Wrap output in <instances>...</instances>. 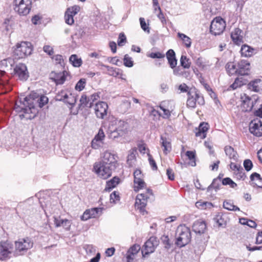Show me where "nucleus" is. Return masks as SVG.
I'll return each instance as SVG.
<instances>
[{
	"label": "nucleus",
	"instance_id": "obj_48",
	"mask_svg": "<svg viewBox=\"0 0 262 262\" xmlns=\"http://www.w3.org/2000/svg\"><path fill=\"white\" fill-rule=\"evenodd\" d=\"M123 61L124 66L130 68L132 67L134 65L132 58L130 57H129L127 54H126L124 56Z\"/></svg>",
	"mask_w": 262,
	"mask_h": 262
},
{
	"label": "nucleus",
	"instance_id": "obj_34",
	"mask_svg": "<svg viewBox=\"0 0 262 262\" xmlns=\"http://www.w3.org/2000/svg\"><path fill=\"white\" fill-rule=\"evenodd\" d=\"M137 154V148H133L129 151V154L128 155L127 159V163L129 166H132L134 164Z\"/></svg>",
	"mask_w": 262,
	"mask_h": 262
},
{
	"label": "nucleus",
	"instance_id": "obj_60",
	"mask_svg": "<svg viewBox=\"0 0 262 262\" xmlns=\"http://www.w3.org/2000/svg\"><path fill=\"white\" fill-rule=\"evenodd\" d=\"M235 173L236 178L238 179H243L244 180L246 178L245 173L244 172L243 169L241 168L239 170L236 171Z\"/></svg>",
	"mask_w": 262,
	"mask_h": 262
},
{
	"label": "nucleus",
	"instance_id": "obj_7",
	"mask_svg": "<svg viewBox=\"0 0 262 262\" xmlns=\"http://www.w3.org/2000/svg\"><path fill=\"white\" fill-rule=\"evenodd\" d=\"M13 244L8 241L0 242V260H7L14 256Z\"/></svg>",
	"mask_w": 262,
	"mask_h": 262
},
{
	"label": "nucleus",
	"instance_id": "obj_3",
	"mask_svg": "<svg viewBox=\"0 0 262 262\" xmlns=\"http://www.w3.org/2000/svg\"><path fill=\"white\" fill-rule=\"evenodd\" d=\"M14 64V60L8 58L0 62V89H6L8 83V78L6 75V70L11 69Z\"/></svg>",
	"mask_w": 262,
	"mask_h": 262
},
{
	"label": "nucleus",
	"instance_id": "obj_31",
	"mask_svg": "<svg viewBox=\"0 0 262 262\" xmlns=\"http://www.w3.org/2000/svg\"><path fill=\"white\" fill-rule=\"evenodd\" d=\"M185 156L189 160V164L191 166L194 167L196 166V152L195 150H188L185 152Z\"/></svg>",
	"mask_w": 262,
	"mask_h": 262
},
{
	"label": "nucleus",
	"instance_id": "obj_1",
	"mask_svg": "<svg viewBox=\"0 0 262 262\" xmlns=\"http://www.w3.org/2000/svg\"><path fill=\"white\" fill-rule=\"evenodd\" d=\"M48 98L45 96H41L37 101L33 99L31 96H27L22 100H17L14 106V110L19 114V117L27 119L34 118L38 113V110L35 106V103L38 102L39 107H42L47 103Z\"/></svg>",
	"mask_w": 262,
	"mask_h": 262
},
{
	"label": "nucleus",
	"instance_id": "obj_28",
	"mask_svg": "<svg viewBox=\"0 0 262 262\" xmlns=\"http://www.w3.org/2000/svg\"><path fill=\"white\" fill-rule=\"evenodd\" d=\"M140 249L138 245L135 244L132 246L127 251L126 253L127 262H132L134 259V256L137 254Z\"/></svg>",
	"mask_w": 262,
	"mask_h": 262
},
{
	"label": "nucleus",
	"instance_id": "obj_61",
	"mask_svg": "<svg viewBox=\"0 0 262 262\" xmlns=\"http://www.w3.org/2000/svg\"><path fill=\"white\" fill-rule=\"evenodd\" d=\"M134 179L138 180L140 178H143V174L142 173L141 170L137 169L134 171Z\"/></svg>",
	"mask_w": 262,
	"mask_h": 262
},
{
	"label": "nucleus",
	"instance_id": "obj_19",
	"mask_svg": "<svg viewBox=\"0 0 262 262\" xmlns=\"http://www.w3.org/2000/svg\"><path fill=\"white\" fill-rule=\"evenodd\" d=\"M160 109L163 112V117L168 118L173 111L174 106L172 101H164L160 106Z\"/></svg>",
	"mask_w": 262,
	"mask_h": 262
},
{
	"label": "nucleus",
	"instance_id": "obj_38",
	"mask_svg": "<svg viewBox=\"0 0 262 262\" xmlns=\"http://www.w3.org/2000/svg\"><path fill=\"white\" fill-rule=\"evenodd\" d=\"M225 151L227 156L230 159H232L234 161H236L238 159V154L234 148H225Z\"/></svg>",
	"mask_w": 262,
	"mask_h": 262
},
{
	"label": "nucleus",
	"instance_id": "obj_43",
	"mask_svg": "<svg viewBox=\"0 0 262 262\" xmlns=\"http://www.w3.org/2000/svg\"><path fill=\"white\" fill-rule=\"evenodd\" d=\"M105 67L107 68L108 74L111 76L117 77L121 75V73H120V70L119 69L110 67L108 66H105Z\"/></svg>",
	"mask_w": 262,
	"mask_h": 262
},
{
	"label": "nucleus",
	"instance_id": "obj_49",
	"mask_svg": "<svg viewBox=\"0 0 262 262\" xmlns=\"http://www.w3.org/2000/svg\"><path fill=\"white\" fill-rule=\"evenodd\" d=\"M147 156H148V158L149 163L150 164V166L151 167V169L153 170H157L158 167H157L156 162L155 161V160L154 159V158H152V156L149 152H148Z\"/></svg>",
	"mask_w": 262,
	"mask_h": 262
},
{
	"label": "nucleus",
	"instance_id": "obj_2",
	"mask_svg": "<svg viewBox=\"0 0 262 262\" xmlns=\"http://www.w3.org/2000/svg\"><path fill=\"white\" fill-rule=\"evenodd\" d=\"M176 244L183 247L189 243L191 238V234L190 228L185 225H180L178 227L176 233Z\"/></svg>",
	"mask_w": 262,
	"mask_h": 262
},
{
	"label": "nucleus",
	"instance_id": "obj_55",
	"mask_svg": "<svg viewBox=\"0 0 262 262\" xmlns=\"http://www.w3.org/2000/svg\"><path fill=\"white\" fill-rule=\"evenodd\" d=\"M126 41V38L124 33H121L119 34L118 40V45L119 46H122Z\"/></svg>",
	"mask_w": 262,
	"mask_h": 262
},
{
	"label": "nucleus",
	"instance_id": "obj_13",
	"mask_svg": "<svg viewBox=\"0 0 262 262\" xmlns=\"http://www.w3.org/2000/svg\"><path fill=\"white\" fill-rule=\"evenodd\" d=\"M118 159L116 154L106 151L102 154L101 161L98 162L116 168L118 165Z\"/></svg>",
	"mask_w": 262,
	"mask_h": 262
},
{
	"label": "nucleus",
	"instance_id": "obj_46",
	"mask_svg": "<svg viewBox=\"0 0 262 262\" xmlns=\"http://www.w3.org/2000/svg\"><path fill=\"white\" fill-rule=\"evenodd\" d=\"M86 85V79L84 78L80 79L76 83L75 89L78 91H81L84 89Z\"/></svg>",
	"mask_w": 262,
	"mask_h": 262
},
{
	"label": "nucleus",
	"instance_id": "obj_21",
	"mask_svg": "<svg viewBox=\"0 0 262 262\" xmlns=\"http://www.w3.org/2000/svg\"><path fill=\"white\" fill-rule=\"evenodd\" d=\"M209 125L207 123H201L199 127L195 130V136L201 139H204L206 137L207 132L209 129Z\"/></svg>",
	"mask_w": 262,
	"mask_h": 262
},
{
	"label": "nucleus",
	"instance_id": "obj_56",
	"mask_svg": "<svg viewBox=\"0 0 262 262\" xmlns=\"http://www.w3.org/2000/svg\"><path fill=\"white\" fill-rule=\"evenodd\" d=\"M148 57L151 58H163L165 57L164 53L158 52L156 53H151L147 55Z\"/></svg>",
	"mask_w": 262,
	"mask_h": 262
},
{
	"label": "nucleus",
	"instance_id": "obj_64",
	"mask_svg": "<svg viewBox=\"0 0 262 262\" xmlns=\"http://www.w3.org/2000/svg\"><path fill=\"white\" fill-rule=\"evenodd\" d=\"M255 243L256 244H262V230L257 233Z\"/></svg>",
	"mask_w": 262,
	"mask_h": 262
},
{
	"label": "nucleus",
	"instance_id": "obj_36",
	"mask_svg": "<svg viewBox=\"0 0 262 262\" xmlns=\"http://www.w3.org/2000/svg\"><path fill=\"white\" fill-rule=\"evenodd\" d=\"M226 71L229 75H232L235 74H238V69L234 62H230L227 63L226 66Z\"/></svg>",
	"mask_w": 262,
	"mask_h": 262
},
{
	"label": "nucleus",
	"instance_id": "obj_26",
	"mask_svg": "<svg viewBox=\"0 0 262 262\" xmlns=\"http://www.w3.org/2000/svg\"><path fill=\"white\" fill-rule=\"evenodd\" d=\"M250 184L254 187L262 188V178L257 172H253L250 176Z\"/></svg>",
	"mask_w": 262,
	"mask_h": 262
},
{
	"label": "nucleus",
	"instance_id": "obj_54",
	"mask_svg": "<svg viewBox=\"0 0 262 262\" xmlns=\"http://www.w3.org/2000/svg\"><path fill=\"white\" fill-rule=\"evenodd\" d=\"M80 7L78 6H74L68 9L67 12L72 15H75L79 11Z\"/></svg>",
	"mask_w": 262,
	"mask_h": 262
},
{
	"label": "nucleus",
	"instance_id": "obj_11",
	"mask_svg": "<svg viewBox=\"0 0 262 262\" xmlns=\"http://www.w3.org/2000/svg\"><path fill=\"white\" fill-rule=\"evenodd\" d=\"M56 100L63 101L72 106L76 102V96L68 90H61L59 92L56 96Z\"/></svg>",
	"mask_w": 262,
	"mask_h": 262
},
{
	"label": "nucleus",
	"instance_id": "obj_30",
	"mask_svg": "<svg viewBox=\"0 0 262 262\" xmlns=\"http://www.w3.org/2000/svg\"><path fill=\"white\" fill-rule=\"evenodd\" d=\"M120 179L119 177H114L112 179L106 183V186L104 190L107 191H111L112 189L117 186L119 184Z\"/></svg>",
	"mask_w": 262,
	"mask_h": 262
},
{
	"label": "nucleus",
	"instance_id": "obj_51",
	"mask_svg": "<svg viewBox=\"0 0 262 262\" xmlns=\"http://www.w3.org/2000/svg\"><path fill=\"white\" fill-rule=\"evenodd\" d=\"M61 226L67 231H69L71 226V221L68 219H64L63 221L61 222Z\"/></svg>",
	"mask_w": 262,
	"mask_h": 262
},
{
	"label": "nucleus",
	"instance_id": "obj_24",
	"mask_svg": "<svg viewBox=\"0 0 262 262\" xmlns=\"http://www.w3.org/2000/svg\"><path fill=\"white\" fill-rule=\"evenodd\" d=\"M207 226L205 222L202 220H198L195 221L192 226L193 231L199 234H203L206 230Z\"/></svg>",
	"mask_w": 262,
	"mask_h": 262
},
{
	"label": "nucleus",
	"instance_id": "obj_23",
	"mask_svg": "<svg viewBox=\"0 0 262 262\" xmlns=\"http://www.w3.org/2000/svg\"><path fill=\"white\" fill-rule=\"evenodd\" d=\"M67 75L68 73L66 71L58 73H54L51 74V78L56 84H62L65 82Z\"/></svg>",
	"mask_w": 262,
	"mask_h": 262
},
{
	"label": "nucleus",
	"instance_id": "obj_25",
	"mask_svg": "<svg viewBox=\"0 0 262 262\" xmlns=\"http://www.w3.org/2000/svg\"><path fill=\"white\" fill-rule=\"evenodd\" d=\"M242 31L238 28H235L231 33V37L233 41L236 45H239L243 42Z\"/></svg>",
	"mask_w": 262,
	"mask_h": 262
},
{
	"label": "nucleus",
	"instance_id": "obj_41",
	"mask_svg": "<svg viewBox=\"0 0 262 262\" xmlns=\"http://www.w3.org/2000/svg\"><path fill=\"white\" fill-rule=\"evenodd\" d=\"M178 35L183 40V43L187 48H189L191 46V39L188 36L181 33H178Z\"/></svg>",
	"mask_w": 262,
	"mask_h": 262
},
{
	"label": "nucleus",
	"instance_id": "obj_12",
	"mask_svg": "<svg viewBox=\"0 0 262 262\" xmlns=\"http://www.w3.org/2000/svg\"><path fill=\"white\" fill-rule=\"evenodd\" d=\"M187 105L188 107L194 108L198 103L200 105L204 103L203 97L196 93L195 90H191L188 92Z\"/></svg>",
	"mask_w": 262,
	"mask_h": 262
},
{
	"label": "nucleus",
	"instance_id": "obj_17",
	"mask_svg": "<svg viewBox=\"0 0 262 262\" xmlns=\"http://www.w3.org/2000/svg\"><path fill=\"white\" fill-rule=\"evenodd\" d=\"M249 131L257 137L262 136V122L258 119L252 120L249 124Z\"/></svg>",
	"mask_w": 262,
	"mask_h": 262
},
{
	"label": "nucleus",
	"instance_id": "obj_53",
	"mask_svg": "<svg viewBox=\"0 0 262 262\" xmlns=\"http://www.w3.org/2000/svg\"><path fill=\"white\" fill-rule=\"evenodd\" d=\"M119 200L120 196L118 192L115 191L110 194V201L111 203H116V201Z\"/></svg>",
	"mask_w": 262,
	"mask_h": 262
},
{
	"label": "nucleus",
	"instance_id": "obj_58",
	"mask_svg": "<svg viewBox=\"0 0 262 262\" xmlns=\"http://www.w3.org/2000/svg\"><path fill=\"white\" fill-rule=\"evenodd\" d=\"M43 51L49 56H52L54 54L53 48L49 45H45L43 48Z\"/></svg>",
	"mask_w": 262,
	"mask_h": 262
},
{
	"label": "nucleus",
	"instance_id": "obj_35",
	"mask_svg": "<svg viewBox=\"0 0 262 262\" xmlns=\"http://www.w3.org/2000/svg\"><path fill=\"white\" fill-rule=\"evenodd\" d=\"M134 189L136 192L139 191V190L145 188L146 186V183L143 180V178H140L138 180L134 179Z\"/></svg>",
	"mask_w": 262,
	"mask_h": 262
},
{
	"label": "nucleus",
	"instance_id": "obj_39",
	"mask_svg": "<svg viewBox=\"0 0 262 262\" xmlns=\"http://www.w3.org/2000/svg\"><path fill=\"white\" fill-rule=\"evenodd\" d=\"M220 182L218 179H214L211 184L207 187V191L209 192L212 189H214L215 191L219 190L221 186Z\"/></svg>",
	"mask_w": 262,
	"mask_h": 262
},
{
	"label": "nucleus",
	"instance_id": "obj_44",
	"mask_svg": "<svg viewBox=\"0 0 262 262\" xmlns=\"http://www.w3.org/2000/svg\"><path fill=\"white\" fill-rule=\"evenodd\" d=\"M124 133V132L122 129L116 128L113 131H111V132L110 133L109 136L110 138L115 139L118 136H122Z\"/></svg>",
	"mask_w": 262,
	"mask_h": 262
},
{
	"label": "nucleus",
	"instance_id": "obj_63",
	"mask_svg": "<svg viewBox=\"0 0 262 262\" xmlns=\"http://www.w3.org/2000/svg\"><path fill=\"white\" fill-rule=\"evenodd\" d=\"M57 63L61 64L63 62L62 56L60 55H56L53 58Z\"/></svg>",
	"mask_w": 262,
	"mask_h": 262
},
{
	"label": "nucleus",
	"instance_id": "obj_40",
	"mask_svg": "<svg viewBox=\"0 0 262 262\" xmlns=\"http://www.w3.org/2000/svg\"><path fill=\"white\" fill-rule=\"evenodd\" d=\"M70 62L75 67H79L82 64L81 58H78L75 54L72 55L69 58Z\"/></svg>",
	"mask_w": 262,
	"mask_h": 262
},
{
	"label": "nucleus",
	"instance_id": "obj_32",
	"mask_svg": "<svg viewBox=\"0 0 262 262\" xmlns=\"http://www.w3.org/2000/svg\"><path fill=\"white\" fill-rule=\"evenodd\" d=\"M241 54L243 56L251 57L254 54V49L248 45H243L241 49Z\"/></svg>",
	"mask_w": 262,
	"mask_h": 262
},
{
	"label": "nucleus",
	"instance_id": "obj_27",
	"mask_svg": "<svg viewBox=\"0 0 262 262\" xmlns=\"http://www.w3.org/2000/svg\"><path fill=\"white\" fill-rule=\"evenodd\" d=\"M168 63L171 69H174L177 65V60L175 52L172 49H169L166 54Z\"/></svg>",
	"mask_w": 262,
	"mask_h": 262
},
{
	"label": "nucleus",
	"instance_id": "obj_42",
	"mask_svg": "<svg viewBox=\"0 0 262 262\" xmlns=\"http://www.w3.org/2000/svg\"><path fill=\"white\" fill-rule=\"evenodd\" d=\"M180 64L184 69H189L191 66V62L186 56L182 55L180 59Z\"/></svg>",
	"mask_w": 262,
	"mask_h": 262
},
{
	"label": "nucleus",
	"instance_id": "obj_45",
	"mask_svg": "<svg viewBox=\"0 0 262 262\" xmlns=\"http://www.w3.org/2000/svg\"><path fill=\"white\" fill-rule=\"evenodd\" d=\"M92 103H89V100L87 99V97L85 95L83 94L80 99V104L79 105L83 107L88 106L89 107H92Z\"/></svg>",
	"mask_w": 262,
	"mask_h": 262
},
{
	"label": "nucleus",
	"instance_id": "obj_57",
	"mask_svg": "<svg viewBox=\"0 0 262 262\" xmlns=\"http://www.w3.org/2000/svg\"><path fill=\"white\" fill-rule=\"evenodd\" d=\"M244 166L246 171H250L253 167L252 161L249 159L245 160L244 161Z\"/></svg>",
	"mask_w": 262,
	"mask_h": 262
},
{
	"label": "nucleus",
	"instance_id": "obj_16",
	"mask_svg": "<svg viewBox=\"0 0 262 262\" xmlns=\"http://www.w3.org/2000/svg\"><path fill=\"white\" fill-rule=\"evenodd\" d=\"M241 99L242 102L241 109L244 112H250L254 106V103H256L257 101L256 99L251 98L245 94L241 97Z\"/></svg>",
	"mask_w": 262,
	"mask_h": 262
},
{
	"label": "nucleus",
	"instance_id": "obj_52",
	"mask_svg": "<svg viewBox=\"0 0 262 262\" xmlns=\"http://www.w3.org/2000/svg\"><path fill=\"white\" fill-rule=\"evenodd\" d=\"M73 16H74L72 15V14H70L69 13L66 11L64 16L66 23L70 25H72L74 22Z\"/></svg>",
	"mask_w": 262,
	"mask_h": 262
},
{
	"label": "nucleus",
	"instance_id": "obj_15",
	"mask_svg": "<svg viewBox=\"0 0 262 262\" xmlns=\"http://www.w3.org/2000/svg\"><path fill=\"white\" fill-rule=\"evenodd\" d=\"M14 75L20 80H26L29 77V72L25 64L19 63L14 68Z\"/></svg>",
	"mask_w": 262,
	"mask_h": 262
},
{
	"label": "nucleus",
	"instance_id": "obj_22",
	"mask_svg": "<svg viewBox=\"0 0 262 262\" xmlns=\"http://www.w3.org/2000/svg\"><path fill=\"white\" fill-rule=\"evenodd\" d=\"M104 137L105 135L102 129L100 128L98 134L95 136L94 139L92 141V147H96V146H102L103 145V140Z\"/></svg>",
	"mask_w": 262,
	"mask_h": 262
},
{
	"label": "nucleus",
	"instance_id": "obj_9",
	"mask_svg": "<svg viewBox=\"0 0 262 262\" xmlns=\"http://www.w3.org/2000/svg\"><path fill=\"white\" fill-rule=\"evenodd\" d=\"M33 51V47L30 42L22 41L17 43L14 53L19 58H24L30 55Z\"/></svg>",
	"mask_w": 262,
	"mask_h": 262
},
{
	"label": "nucleus",
	"instance_id": "obj_29",
	"mask_svg": "<svg viewBox=\"0 0 262 262\" xmlns=\"http://www.w3.org/2000/svg\"><path fill=\"white\" fill-rule=\"evenodd\" d=\"M248 88L256 92L262 91V80L260 79H256L251 81L248 84Z\"/></svg>",
	"mask_w": 262,
	"mask_h": 262
},
{
	"label": "nucleus",
	"instance_id": "obj_4",
	"mask_svg": "<svg viewBox=\"0 0 262 262\" xmlns=\"http://www.w3.org/2000/svg\"><path fill=\"white\" fill-rule=\"evenodd\" d=\"M32 0H13V9L20 16H26L30 12Z\"/></svg>",
	"mask_w": 262,
	"mask_h": 262
},
{
	"label": "nucleus",
	"instance_id": "obj_18",
	"mask_svg": "<svg viewBox=\"0 0 262 262\" xmlns=\"http://www.w3.org/2000/svg\"><path fill=\"white\" fill-rule=\"evenodd\" d=\"M108 105L106 102L100 101L96 103L94 110L96 116L100 119H103L107 115Z\"/></svg>",
	"mask_w": 262,
	"mask_h": 262
},
{
	"label": "nucleus",
	"instance_id": "obj_59",
	"mask_svg": "<svg viewBox=\"0 0 262 262\" xmlns=\"http://www.w3.org/2000/svg\"><path fill=\"white\" fill-rule=\"evenodd\" d=\"M84 249L88 254H92L95 251V248L92 245H85Z\"/></svg>",
	"mask_w": 262,
	"mask_h": 262
},
{
	"label": "nucleus",
	"instance_id": "obj_14",
	"mask_svg": "<svg viewBox=\"0 0 262 262\" xmlns=\"http://www.w3.org/2000/svg\"><path fill=\"white\" fill-rule=\"evenodd\" d=\"M158 245V241L157 238L154 236L150 237L144 244L142 253L143 256L148 255L154 252L155 248Z\"/></svg>",
	"mask_w": 262,
	"mask_h": 262
},
{
	"label": "nucleus",
	"instance_id": "obj_37",
	"mask_svg": "<svg viewBox=\"0 0 262 262\" xmlns=\"http://www.w3.org/2000/svg\"><path fill=\"white\" fill-rule=\"evenodd\" d=\"M246 80L243 77H238L235 79L233 83H232L230 87L233 89L235 90L238 88L242 86V85L246 84Z\"/></svg>",
	"mask_w": 262,
	"mask_h": 262
},
{
	"label": "nucleus",
	"instance_id": "obj_62",
	"mask_svg": "<svg viewBox=\"0 0 262 262\" xmlns=\"http://www.w3.org/2000/svg\"><path fill=\"white\" fill-rule=\"evenodd\" d=\"M166 174L169 180L173 181L174 180V174L171 168H168L166 170Z\"/></svg>",
	"mask_w": 262,
	"mask_h": 262
},
{
	"label": "nucleus",
	"instance_id": "obj_6",
	"mask_svg": "<svg viewBox=\"0 0 262 262\" xmlns=\"http://www.w3.org/2000/svg\"><path fill=\"white\" fill-rule=\"evenodd\" d=\"M33 243L29 237L19 239L15 242V250H14V256L22 255L28 249L33 247Z\"/></svg>",
	"mask_w": 262,
	"mask_h": 262
},
{
	"label": "nucleus",
	"instance_id": "obj_47",
	"mask_svg": "<svg viewBox=\"0 0 262 262\" xmlns=\"http://www.w3.org/2000/svg\"><path fill=\"white\" fill-rule=\"evenodd\" d=\"M102 209V208H93L88 209V211L91 218H95L98 216L100 212H101Z\"/></svg>",
	"mask_w": 262,
	"mask_h": 262
},
{
	"label": "nucleus",
	"instance_id": "obj_10",
	"mask_svg": "<svg viewBox=\"0 0 262 262\" xmlns=\"http://www.w3.org/2000/svg\"><path fill=\"white\" fill-rule=\"evenodd\" d=\"M226 22L221 17H215L211 21L210 31L214 35H219L222 34L226 28Z\"/></svg>",
	"mask_w": 262,
	"mask_h": 262
},
{
	"label": "nucleus",
	"instance_id": "obj_20",
	"mask_svg": "<svg viewBox=\"0 0 262 262\" xmlns=\"http://www.w3.org/2000/svg\"><path fill=\"white\" fill-rule=\"evenodd\" d=\"M238 74L241 75H248L250 70V64L247 61L242 60L237 63Z\"/></svg>",
	"mask_w": 262,
	"mask_h": 262
},
{
	"label": "nucleus",
	"instance_id": "obj_50",
	"mask_svg": "<svg viewBox=\"0 0 262 262\" xmlns=\"http://www.w3.org/2000/svg\"><path fill=\"white\" fill-rule=\"evenodd\" d=\"M141 28L145 31L149 33L150 32V29L149 25L147 24L144 18L141 17L139 19Z\"/></svg>",
	"mask_w": 262,
	"mask_h": 262
},
{
	"label": "nucleus",
	"instance_id": "obj_5",
	"mask_svg": "<svg viewBox=\"0 0 262 262\" xmlns=\"http://www.w3.org/2000/svg\"><path fill=\"white\" fill-rule=\"evenodd\" d=\"M152 195V190L150 188H147L145 193L138 194L136 196L135 204V207L138 209L140 212L143 215L147 213V212L145 210V207L147 205V199Z\"/></svg>",
	"mask_w": 262,
	"mask_h": 262
},
{
	"label": "nucleus",
	"instance_id": "obj_8",
	"mask_svg": "<svg viewBox=\"0 0 262 262\" xmlns=\"http://www.w3.org/2000/svg\"><path fill=\"white\" fill-rule=\"evenodd\" d=\"M95 172L100 178L106 180L110 178L112 174L113 170L116 169L115 167L96 162L94 165Z\"/></svg>",
	"mask_w": 262,
	"mask_h": 262
},
{
	"label": "nucleus",
	"instance_id": "obj_33",
	"mask_svg": "<svg viewBox=\"0 0 262 262\" xmlns=\"http://www.w3.org/2000/svg\"><path fill=\"white\" fill-rule=\"evenodd\" d=\"M223 207L229 211H240V209L238 207L234 205L232 200H225L223 202Z\"/></svg>",
	"mask_w": 262,
	"mask_h": 262
}]
</instances>
